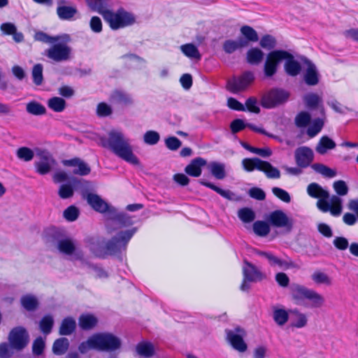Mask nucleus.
Wrapping results in <instances>:
<instances>
[{
	"mask_svg": "<svg viewBox=\"0 0 358 358\" xmlns=\"http://www.w3.org/2000/svg\"><path fill=\"white\" fill-rule=\"evenodd\" d=\"M83 197L87 200L88 204L96 211L99 213H107L113 208L105 201H103L99 195L92 193H83Z\"/></svg>",
	"mask_w": 358,
	"mask_h": 358,
	"instance_id": "nucleus-16",
	"label": "nucleus"
},
{
	"mask_svg": "<svg viewBox=\"0 0 358 358\" xmlns=\"http://www.w3.org/2000/svg\"><path fill=\"white\" fill-rule=\"evenodd\" d=\"M312 280L317 284H324L326 285H331L332 283L331 279L324 273L316 271L311 275Z\"/></svg>",
	"mask_w": 358,
	"mask_h": 358,
	"instance_id": "nucleus-56",
	"label": "nucleus"
},
{
	"mask_svg": "<svg viewBox=\"0 0 358 358\" xmlns=\"http://www.w3.org/2000/svg\"><path fill=\"white\" fill-rule=\"evenodd\" d=\"M248 45L247 41L240 38L237 41L227 40L223 44V49L225 52L231 54L235 52L237 49Z\"/></svg>",
	"mask_w": 358,
	"mask_h": 358,
	"instance_id": "nucleus-33",
	"label": "nucleus"
},
{
	"mask_svg": "<svg viewBox=\"0 0 358 358\" xmlns=\"http://www.w3.org/2000/svg\"><path fill=\"white\" fill-rule=\"evenodd\" d=\"M207 164L206 159L201 157H196L185 167V173L192 177H199L201 174V167Z\"/></svg>",
	"mask_w": 358,
	"mask_h": 358,
	"instance_id": "nucleus-22",
	"label": "nucleus"
},
{
	"mask_svg": "<svg viewBox=\"0 0 358 358\" xmlns=\"http://www.w3.org/2000/svg\"><path fill=\"white\" fill-rule=\"evenodd\" d=\"M1 29L4 34H13V39L16 42H21L24 39V36L22 33L16 32V27L14 24H1Z\"/></svg>",
	"mask_w": 358,
	"mask_h": 358,
	"instance_id": "nucleus-42",
	"label": "nucleus"
},
{
	"mask_svg": "<svg viewBox=\"0 0 358 358\" xmlns=\"http://www.w3.org/2000/svg\"><path fill=\"white\" fill-rule=\"evenodd\" d=\"M54 324L53 318L50 315H46L42 318L40 322L39 327L41 331L45 334H49Z\"/></svg>",
	"mask_w": 358,
	"mask_h": 358,
	"instance_id": "nucleus-54",
	"label": "nucleus"
},
{
	"mask_svg": "<svg viewBox=\"0 0 358 358\" xmlns=\"http://www.w3.org/2000/svg\"><path fill=\"white\" fill-rule=\"evenodd\" d=\"M322 198L318 199L316 206L322 213L330 212L333 216H339L342 213V200L336 195L330 198Z\"/></svg>",
	"mask_w": 358,
	"mask_h": 358,
	"instance_id": "nucleus-11",
	"label": "nucleus"
},
{
	"mask_svg": "<svg viewBox=\"0 0 358 358\" xmlns=\"http://www.w3.org/2000/svg\"><path fill=\"white\" fill-rule=\"evenodd\" d=\"M160 139V136L158 132L155 131H148L143 136L144 142L150 145H156Z\"/></svg>",
	"mask_w": 358,
	"mask_h": 358,
	"instance_id": "nucleus-58",
	"label": "nucleus"
},
{
	"mask_svg": "<svg viewBox=\"0 0 358 358\" xmlns=\"http://www.w3.org/2000/svg\"><path fill=\"white\" fill-rule=\"evenodd\" d=\"M22 306L29 311L34 310L38 306V301L34 296L26 295L21 298Z\"/></svg>",
	"mask_w": 358,
	"mask_h": 358,
	"instance_id": "nucleus-48",
	"label": "nucleus"
},
{
	"mask_svg": "<svg viewBox=\"0 0 358 358\" xmlns=\"http://www.w3.org/2000/svg\"><path fill=\"white\" fill-rule=\"evenodd\" d=\"M324 121L321 118H316L313 121L312 124L307 129V135L310 137H315L323 128Z\"/></svg>",
	"mask_w": 358,
	"mask_h": 358,
	"instance_id": "nucleus-46",
	"label": "nucleus"
},
{
	"mask_svg": "<svg viewBox=\"0 0 358 358\" xmlns=\"http://www.w3.org/2000/svg\"><path fill=\"white\" fill-rule=\"evenodd\" d=\"M272 192L276 197L285 203H289L291 201L289 193L283 189L274 187L272 188Z\"/></svg>",
	"mask_w": 358,
	"mask_h": 358,
	"instance_id": "nucleus-63",
	"label": "nucleus"
},
{
	"mask_svg": "<svg viewBox=\"0 0 358 358\" xmlns=\"http://www.w3.org/2000/svg\"><path fill=\"white\" fill-rule=\"evenodd\" d=\"M73 188L69 184H64L60 185L58 191V194L62 199H66L72 197L73 196Z\"/></svg>",
	"mask_w": 358,
	"mask_h": 358,
	"instance_id": "nucleus-59",
	"label": "nucleus"
},
{
	"mask_svg": "<svg viewBox=\"0 0 358 358\" xmlns=\"http://www.w3.org/2000/svg\"><path fill=\"white\" fill-rule=\"evenodd\" d=\"M79 213L80 212L78 208L74 206H71L64 211V217L66 220L73 222L77 220Z\"/></svg>",
	"mask_w": 358,
	"mask_h": 358,
	"instance_id": "nucleus-62",
	"label": "nucleus"
},
{
	"mask_svg": "<svg viewBox=\"0 0 358 358\" xmlns=\"http://www.w3.org/2000/svg\"><path fill=\"white\" fill-rule=\"evenodd\" d=\"M26 110L33 115H42L46 113L45 107L36 101L29 102L26 106Z\"/></svg>",
	"mask_w": 358,
	"mask_h": 358,
	"instance_id": "nucleus-37",
	"label": "nucleus"
},
{
	"mask_svg": "<svg viewBox=\"0 0 358 358\" xmlns=\"http://www.w3.org/2000/svg\"><path fill=\"white\" fill-rule=\"evenodd\" d=\"M284 59L286 60L285 63V70L288 75L296 76L299 74L301 70V64L294 59L292 55L289 53V56L286 57Z\"/></svg>",
	"mask_w": 358,
	"mask_h": 358,
	"instance_id": "nucleus-25",
	"label": "nucleus"
},
{
	"mask_svg": "<svg viewBox=\"0 0 358 358\" xmlns=\"http://www.w3.org/2000/svg\"><path fill=\"white\" fill-rule=\"evenodd\" d=\"M69 348V339L62 337L55 341L52 345V352L55 355H64Z\"/></svg>",
	"mask_w": 358,
	"mask_h": 358,
	"instance_id": "nucleus-32",
	"label": "nucleus"
},
{
	"mask_svg": "<svg viewBox=\"0 0 358 358\" xmlns=\"http://www.w3.org/2000/svg\"><path fill=\"white\" fill-rule=\"evenodd\" d=\"M227 339L231 346L240 352H244L248 349V345L243 341L245 331L241 327H236L234 330L226 329Z\"/></svg>",
	"mask_w": 358,
	"mask_h": 358,
	"instance_id": "nucleus-14",
	"label": "nucleus"
},
{
	"mask_svg": "<svg viewBox=\"0 0 358 358\" xmlns=\"http://www.w3.org/2000/svg\"><path fill=\"white\" fill-rule=\"evenodd\" d=\"M29 336L27 330L22 327L13 328L9 335L8 341L12 349L20 351L29 343Z\"/></svg>",
	"mask_w": 358,
	"mask_h": 358,
	"instance_id": "nucleus-9",
	"label": "nucleus"
},
{
	"mask_svg": "<svg viewBox=\"0 0 358 358\" xmlns=\"http://www.w3.org/2000/svg\"><path fill=\"white\" fill-rule=\"evenodd\" d=\"M96 350L114 352L119 350L122 345L120 338L110 333L95 334Z\"/></svg>",
	"mask_w": 358,
	"mask_h": 358,
	"instance_id": "nucleus-5",
	"label": "nucleus"
},
{
	"mask_svg": "<svg viewBox=\"0 0 358 358\" xmlns=\"http://www.w3.org/2000/svg\"><path fill=\"white\" fill-rule=\"evenodd\" d=\"M91 349L96 350V343L94 334L90 336L87 341L82 342L78 346V350L82 354L86 353Z\"/></svg>",
	"mask_w": 358,
	"mask_h": 358,
	"instance_id": "nucleus-55",
	"label": "nucleus"
},
{
	"mask_svg": "<svg viewBox=\"0 0 358 358\" xmlns=\"http://www.w3.org/2000/svg\"><path fill=\"white\" fill-rule=\"evenodd\" d=\"M287 56H289V52L285 50H273L269 52L264 64L265 76L271 77L275 75L278 65Z\"/></svg>",
	"mask_w": 358,
	"mask_h": 358,
	"instance_id": "nucleus-7",
	"label": "nucleus"
},
{
	"mask_svg": "<svg viewBox=\"0 0 358 358\" xmlns=\"http://www.w3.org/2000/svg\"><path fill=\"white\" fill-rule=\"evenodd\" d=\"M264 58V52L259 48L250 49L247 52V60L250 64H258Z\"/></svg>",
	"mask_w": 358,
	"mask_h": 358,
	"instance_id": "nucleus-36",
	"label": "nucleus"
},
{
	"mask_svg": "<svg viewBox=\"0 0 358 358\" xmlns=\"http://www.w3.org/2000/svg\"><path fill=\"white\" fill-rule=\"evenodd\" d=\"M269 264L271 266H278L280 268H283V269H287L289 268L294 266V263L292 262H291V261L287 262L285 260H282L275 255H273L271 257Z\"/></svg>",
	"mask_w": 358,
	"mask_h": 358,
	"instance_id": "nucleus-61",
	"label": "nucleus"
},
{
	"mask_svg": "<svg viewBox=\"0 0 358 358\" xmlns=\"http://www.w3.org/2000/svg\"><path fill=\"white\" fill-rule=\"evenodd\" d=\"M63 164L66 166L77 167L73 171V173L76 175L87 176L91 171L90 166L80 158L64 160Z\"/></svg>",
	"mask_w": 358,
	"mask_h": 358,
	"instance_id": "nucleus-20",
	"label": "nucleus"
},
{
	"mask_svg": "<svg viewBox=\"0 0 358 358\" xmlns=\"http://www.w3.org/2000/svg\"><path fill=\"white\" fill-rule=\"evenodd\" d=\"M289 94L282 89H272L262 99V105L264 108H271L287 101Z\"/></svg>",
	"mask_w": 358,
	"mask_h": 358,
	"instance_id": "nucleus-10",
	"label": "nucleus"
},
{
	"mask_svg": "<svg viewBox=\"0 0 358 358\" xmlns=\"http://www.w3.org/2000/svg\"><path fill=\"white\" fill-rule=\"evenodd\" d=\"M66 103L64 99L54 96L48 101V106L55 112H62L66 108Z\"/></svg>",
	"mask_w": 358,
	"mask_h": 358,
	"instance_id": "nucleus-40",
	"label": "nucleus"
},
{
	"mask_svg": "<svg viewBox=\"0 0 358 358\" xmlns=\"http://www.w3.org/2000/svg\"><path fill=\"white\" fill-rule=\"evenodd\" d=\"M103 148L110 150L116 156L133 164L138 165L139 160L133 153L131 141L121 131L113 129L108 137L100 138Z\"/></svg>",
	"mask_w": 358,
	"mask_h": 358,
	"instance_id": "nucleus-1",
	"label": "nucleus"
},
{
	"mask_svg": "<svg viewBox=\"0 0 358 358\" xmlns=\"http://www.w3.org/2000/svg\"><path fill=\"white\" fill-rule=\"evenodd\" d=\"M199 183L203 186H206L213 190H214L215 192L219 194L222 197L229 200V201H237L238 199L236 197V195L231 191L229 189H222L220 187L216 186L213 183H211L210 182H208L205 180H200Z\"/></svg>",
	"mask_w": 358,
	"mask_h": 358,
	"instance_id": "nucleus-24",
	"label": "nucleus"
},
{
	"mask_svg": "<svg viewBox=\"0 0 358 358\" xmlns=\"http://www.w3.org/2000/svg\"><path fill=\"white\" fill-rule=\"evenodd\" d=\"M43 66L41 64H37L33 66L31 75L33 82L36 85H41L43 81Z\"/></svg>",
	"mask_w": 358,
	"mask_h": 358,
	"instance_id": "nucleus-50",
	"label": "nucleus"
},
{
	"mask_svg": "<svg viewBox=\"0 0 358 358\" xmlns=\"http://www.w3.org/2000/svg\"><path fill=\"white\" fill-rule=\"evenodd\" d=\"M291 291L293 299L296 300L299 304L302 299L308 300L312 308H320L324 303L325 300L322 295L303 285L292 284Z\"/></svg>",
	"mask_w": 358,
	"mask_h": 358,
	"instance_id": "nucleus-4",
	"label": "nucleus"
},
{
	"mask_svg": "<svg viewBox=\"0 0 358 358\" xmlns=\"http://www.w3.org/2000/svg\"><path fill=\"white\" fill-rule=\"evenodd\" d=\"M241 145L247 150H248L252 153L257 154L262 157H268L272 154V152L269 148H255V147L250 145L249 144H248L246 143H242Z\"/></svg>",
	"mask_w": 358,
	"mask_h": 358,
	"instance_id": "nucleus-53",
	"label": "nucleus"
},
{
	"mask_svg": "<svg viewBox=\"0 0 358 358\" xmlns=\"http://www.w3.org/2000/svg\"><path fill=\"white\" fill-rule=\"evenodd\" d=\"M39 159L34 162L36 171L40 175L49 173L56 164V161L52 155L46 150H41L37 153Z\"/></svg>",
	"mask_w": 358,
	"mask_h": 358,
	"instance_id": "nucleus-13",
	"label": "nucleus"
},
{
	"mask_svg": "<svg viewBox=\"0 0 358 358\" xmlns=\"http://www.w3.org/2000/svg\"><path fill=\"white\" fill-rule=\"evenodd\" d=\"M77 13V8L73 6H59L57 8L59 17L63 20H71Z\"/></svg>",
	"mask_w": 358,
	"mask_h": 358,
	"instance_id": "nucleus-35",
	"label": "nucleus"
},
{
	"mask_svg": "<svg viewBox=\"0 0 358 358\" xmlns=\"http://www.w3.org/2000/svg\"><path fill=\"white\" fill-rule=\"evenodd\" d=\"M76 323L73 318L68 317L64 318L59 327V334L62 336L71 335L76 329Z\"/></svg>",
	"mask_w": 358,
	"mask_h": 358,
	"instance_id": "nucleus-34",
	"label": "nucleus"
},
{
	"mask_svg": "<svg viewBox=\"0 0 358 358\" xmlns=\"http://www.w3.org/2000/svg\"><path fill=\"white\" fill-rule=\"evenodd\" d=\"M17 158L24 162H30L34 159V151L27 147H20L16 151Z\"/></svg>",
	"mask_w": 358,
	"mask_h": 358,
	"instance_id": "nucleus-47",
	"label": "nucleus"
},
{
	"mask_svg": "<svg viewBox=\"0 0 358 358\" xmlns=\"http://www.w3.org/2000/svg\"><path fill=\"white\" fill-rule=\"evenodd\" d=\"M79 326L83 330L93 329L97 324V318L91 314H83L79 317Z\"/></svg>",
	"mask_w": 358,
	"mask_h": 358,
	"instance_id": "nucleus-31",
	"label": "nucleus"
},
{
	"mask_svg": "<svg viewBox=\"0 0 358 358\" xmlns=\"http://www.w3.org/2000/svg\"><path fill=\"white\" fill-rule=\"evenodd\" d=\"M303 80L309 86H315L320 81V74L315 65L309 61L307 62V69L303 75Z\"/></svg>",
	"mask_w": 358,
	"mask_h": 358,
	"instance_id": "nucleus-21",
	"label": "nucleus"
},
{
	"mask_svg": "<svg viewBox=\"0 0 358 358\" xmlns=\"http://www.w3.org/2000/svg\"><path fill=\"white\" fill-rule=\"evenodd\" d=\"M136 227L120 231L108 240L103 248V251L92 250L94 254L99 257H104L105 255L119 256L127 250V245L136 232Z\"/></svg>",
	"mask_w": 358,
	"mask_h": 358,
	"instance_id": "nucleus-3",
	"label": "nucleus"
},
{
	"mask_svg": "<svg viewBox=\"0 0 358 358\" xmlns=\"http://www.w3.org/2000/svg\"><path fill=\"white\" fill-rule=\"evenodd\" d=\"M238 218L245 223H250L255 220V213L249 208H242L238 211Z\"/></svg>",
	"mask_w": 358,
	"mask_h": 358,
	"instance_id": "nucleus-45",
	"label": "nucleus"
},
{
	"mask_svg": "<svg viewBox=\"0 0 358 358\" xmlns=\"http://www.w3.org/2000/svg\"><path fill=\"white\" fill-rule=\"evenodd\" d=\"M110 0H85L87 6L92 11L100 14L106 22H135V15L120 7L116 12L108 8Z\"/></svg>",
	"mask_w": 358,
	"mask_h": 358,
	"instance_id": "nucleus-2",
	"label": "nucleus"
},
{
	"mask_svg": "<svg viewBox=\"0 0 358 358\" xmlns=\"http://www.w3.org/2000/svg\"><path fill=\"white\" fill-rule=\"evenodd\" d=\"M264 161L258 157L245 158L242 160L243 169L248 172H252L254 170L261 171Z\"/></svg>",
	"mask_w": 358,
	"mask_h": 358,
	"instance_id": "nucleus-28",
	"label": "nucleus"
},
{
	"mask_svg": "<svg viewBox=\"0 0 358 358\" xmlns=\"http://www.w3.org/2000/svg\"><path fill=\"white\" fill-rule=\"evenodd\" d=\"M136 351L140 357L148 358L154 355L155 348L151 343L143 341L137 344Z\"/></svg>",
	"mask_w": 358,
	"mask_h": 358,
	"instance_id": "nucleus-29",
	"label": "nucleus"
},
{
	"mask_svg": "<svg viewBox=\"0 0 358 358\" xmlns=\"http://www.w3.org/2000/svg\"><path fill=\"white\" fill-rule=\"evenodd\" d=\"M252 227L255 234L262 237L267 236L271 231L268 224L264 221H256Z\"/></svg>",
	"mask_w": 358,
	"mask_h": 358,
	"instance_id": "nucleus-41",
	"label": "nucleus"
},
{
	"mask_svg": "<svg viewBox=\"0 0 358 358\" xmlns=\"http://www.w3.org/2000/svg\"><path fill=\"white\" fill-rule=\"evenodd\" d=\"M207 165V169L212 176L217 180H223L226 176L225 164L218 162H210Z\"/></svg>",
	"mask_w": 358,
	"mask_h": 358,
	"instance_id": "nucleus-26",
	"label": "nucleus"
},
{
	"mask_svg": "<svg viewBox=\"0 0 358 358\" xmlns=\"http://www.w3.org/2000/svg\"><path fill=\"white\" fill-rule=\"evenodd\" d=\"M307 193L310 197L318 199L330 197L328 191L324 189L319 184L316 182H312L308 185Z\"/></svg>",
	"mask_w": 358,
	"mask_h": 358,
	"instance_id": "nucleus-27",
	"label": "nucleus"
},
{
	"mask_svg": "<svg viewBox=\"0 0 358 358\" xmlns=\"http://www.w3.org/2000/svg\"><path fill=\"white\" fill-rule=\"evenodd\" d=\"M57 248L62 253L71 255L76 250L74 243L69 239H62L58 241Z\"/></svg>",
	"mask_w": 358,
	"mask_h": 358,
	"instance_id": "nucleus-38",
	"label": "nucleus"
},
{
	"mask_svg": "<svg viewBox=\"0 0 358 358\" xmlns=\"http://www.w3.org/2000/svg\"><path fill=\"white\" fill-rule=\"evenodd\" d=\"M303 101L307 108L310 109H314L318 106L320 102L321 101V99L316 94L309 93L304 96Z\"/></svg>",
	"mask_w": 358,
	"mask_h": 358,
	"instance_id": "nucleus-52",
	"label": "nucleus"
},
{
	"mask_svg": "<svg viewBox=\"0 0 358 358\" xmlns=\"http://www.w3.org/2000/svg\"><path fill=\"white\" fill-rule=\"evenodd\" d=\"M311 168L316 172L327 178H334L336 175V172L334 170L327 167L322 164H313L311 165Z\"/></svg>",
	"mask_w": 358,
	"mask_h": 358,
	"instance_id": "nucleus-44",
	"label": "nucleus"
},
{
	"mask_svg": "<svg viewBox=\"0 0 358 358\" xmlns=\"http://www.w3.org/2000/svg\"><path fill=\"white\" fill-rule=\"evenodd\" d=\"M36 41H41L45 43H55L58 41L69 42L71 38L68 34L57 35L55 36H50L43 31H37L34 35Z\"/></svg>",
	"mask_w": 358,
	"mask_h": 358,
	"instance_id": "nucleus-23",
	"label": "nucleus"
},
{
	"mask_svg": "<svg viewBox=\"0 0 358 358\" xmlns=\"http://www.w3.org/2000/svg\"><path fill=\"white\" fill-rule=\"evenodd\" d=\"M242 34L245 36L244 38L247 43L248 41L256 42L258 41V36L256 31L249 26H243L241 29Z\"/></svg>",
	"mask_w": 358,
	"mask_h": 358,
	"instance_id": "nucleus-57",
	"label": "nucleus"
},
{
	"mask_svg": "<svg viewBox=\"0 0 358 358\" xmlns=\"http://www.w3.org/2000/svg\"><path fill=\"white\" fill-rule=\"evenodd\" d=\"M296 164L301 168L308 167L314 159L313 151L308 147L297 148L294 153Z\"/></svg>",
	"mask_w": 358,
	"mask_h": 358,
	"instance_id": "nucleus-17",
	"label": "nucleus"
},
{
	"mask_svg": "<svg viewBox=\"0 0 358 358\" xmlns=\"http://www.w3.org/2000/svg\"><path fill=\"white\" fill-rule=\"evenodd\" d=\"M134 224L132 217L128 215L127 213L123 212H117V210L113 208L109 211L108 215V220L106 223L107 231L108 233H111L113 231L116 229L113 226L117 224L118 227H126Z\"/></svg>",
	"mask_w": 358,
	"mask_h": 358,
	"instance_id": "nucleus-8",
	"label": "nucleus"
},
{
	"mask_svg": "<svg viewBox=\"0 0 358 358\" xmlns=\"http://www.w3.org/2000/svg\"><path fill=\"white\" fill-rule=\"evenodd\" d=\"M273 317L279 326H282L287 322L289 315L285 309L276 308L273 310Z\"/></svg>",
	"mask_w": 358,
	"mask_h": 358,
	"instance_id": "nucleus-49",
	"label": "nucleus"
},
{
	"mask_svg": "<svg viewBox=\"0 0 358 358\" xmlns=\"http://www.w3.org/2000/svg\"><path fill=\"white\" fill-rule=\"evenodd\" d=\"M336 143L327 136H322L317 143L315 150L320 155L327 153V150H331L336 148Z\"/></svg>",
	"mask_w": 358,
	"mask_h": 358,
	"instance_id": "nucleus-30",
	"label": "nucleus"
},
{
	"mask_svg": "<svg viewBox=\"0 0 358 358\" xmlns=\"http://www.w3.org/2000/svg\"><path fill=\"white\" fill-rule=\"evenodd\" d=\"M67 42L53 44L50 48L45 50L44 55L55 62L67 61L71 59L72 49L66 45Z\"/></svg>",
	"mask_w": 358,
	"mask_h": 358,
	"instance_id": "nucleus-6",
	"label": "nucleus"
},
{
	"mask_svg": "<svg viewBox=\"0 0 358 358\" xmlns=\"http://www.w3.org/2000/svg\"><path fill=\"white\" fill-rule=\"evenodd\" d=\"M260 171L264 172L268 178L278 179L280 178V171L266 161H264Z\"/></svg>",
	"mask_w": 358,
	"mask_h": 358,
	"instance_id": "nucleus-43",
	"label": "nucleus"
},
{
	"mask_svg": "<svg viewBox=\"0 0 358 358\" xmlns=\"http://www.w3.org/2000/svg\"><path fill=\"white\" fill-rule=\"evenodd\" d=\"M255 76L252 71H245L240 77H233L227 81V89L238 93L245 90L254 80Z\"/></svg>",
	"mask_w": 358,
	"mask_h": 358,
	"instance_id": "nucleus-12",
	"label": "nucleus"
},
{
	"mask_svg": "<svg viewBox=\"0 0 358 358\" xmlns=\"http://www.w3.org/2000/svg\"><path fill=\"white\" fill-rule=\"evenodd\" d=\"M109 101L114 105L131 106L134 103L132 96L121 90H113L110 96Z\"/></svg>",
	"mask_w": 358,
	"mask_h": 358,
	"instance_id": "nucleus-18",
	"label": "nucleus"
},
{
	"mask_svg": "<svg viewBox=\"0 0 358 358\" xmlns=\"http://www.w3.org/2000/svg\"><path fill=\"white\" fill-rule=\"evenodd\" d=\"M45 341L41 336L36 338L32 344V352L34 355H41L45 349Z\"/></svg>",
	"mask_w": 358,
	"mask_h": 358,
	"instance_id": "nucleus-60",
	"label": "nucleus"
},
{
	"mask_svg": "<svg viewBox=\"0 0 358 358\" xmlns=\"http://www.w3.org/2000/svg\"><path fill=\"white\" fill-rule=\"evenodd\" d=\"M182 53L191 59H200L201 56L198 48L192 43H187L180 46Z\"/></svg>",
	"mask_w": 358,
	"mask_h": 358,
	"instance_id": "nucleus-39",
	"label": "nucleus"
},
{
	"mask_svg": "<svg viewBox=\"0 0 358 358\" xmlns=\"http://www.w3.org/2000/svg\"><path fill=\"white\" fill-rule=\"evenodd\" d=\"M245 266L243 267V273L245 279L249 282H257L262 280L264 275L263 273L252 264L245 260Z\"/></svg>",
	"mask_w": 358,
	"mask_h": 358,
	"instance_id": "nucleus-19",
	"label": "nucleus"
},
{
	"mask_svg": "<svg viewBox=\"0 0 358 358\" xmlns=\"http://www.w3.org/2000/svg\"><path fill=\"white\" fill-rule=\"evenodd\" d=\"M165 145L170 150H177L182 145V142L175 136H170L165 139Z\"/></svg>",
	"mask_w": 358,
	"mask_h": 358,
	"instance_id": "nucleus-64",
	"label": "nucleus"
},
{
	"mask_svg": "<svg viewBox=\"0 0 358 358\" xmlns=\"http://www.w3.org/2000/svg\"><path fill=\"white\" fill-rule=\"evenodd\" d=\"M268 222L273 227L281 228L285 227L290 231L293 226L292 219L281 210H276L270 213Z\"/></svg>",
	"mask_w": 358,
	"mask_h": 358,
	"instance_id": "nucleus-15",
	"label": "nucleus"
},
{
	"mask_svg": "<svg viewBox=\"0 0 358 358\" xmlns=\"http://www.w3.org/2000/svg\"><path fill=\"white\" fill-rule=\"evenodd\" d=\"M310 115L308 112L302 111L296 116L295 124L299 128L306 127L310 124Z\"/></svg>",
	"mask_w": 358,
	"mask_h": 358,
	"instance_id": "nucleus-51",
	"label": "nucleus"
}]
</instances>
